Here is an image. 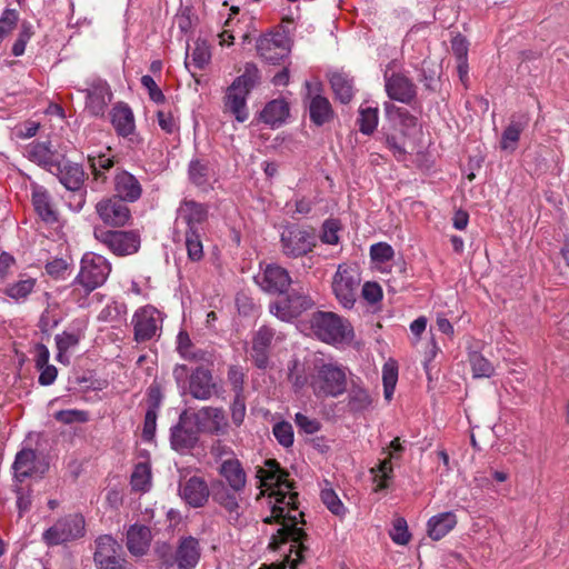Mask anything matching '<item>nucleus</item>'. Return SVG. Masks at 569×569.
Masks as SVG:
<instances>
[{"label":"nucleus","instance_id":"f257e3e1","mask_svg":"<svg viewBox=\"0 0 569 569\" xmlns=\"http://www.w3.org/2000/svg\"><path fill=\"white\" fill-rule=\"evenodd\" d=\"M257 477L261 487L270 491V515L263 521L278 526L271 533L269 547L284 557L289 569H296L308 551L303 543L307 535L300 527L305 522L303 512L298 507V493L276 460H266L264 467L257 471Z\"/></svg>","mask_w":569,"mask_h":569},{"label":"nucleus","instance_id":"f03ea898","mask_svg":"<svg viewBox=\"0 0 569 569\" xmlns=\"http://www.w3.org/2000/svg\"><path fill=\"white\" fill-rule=\"evenodd\" d=\"M172 376L181 396L190 395L193 399L208 401L219 395L220 386L209 368L198 366L190 371L186 365L178 363Z\"/></svg>","mask_w":569,"mask_h":569},{"label":"nucleus","instance_id":"7ed1b4c3","mask_svg":"<svg viewBox=\"0 0 569 569\" xmlns=\"http://www.w3.org/2000/svg\"><path fill=\"white\" fill-rule=\"evenodd\" d=\"M260 80L261 74L258 67L252 62H247L242 74L238 76L227 88L223 98L224 111L231 113L238 122H244L248 119L247 99Z\"/></svg>","mask_w":569,"mask_h":569},{"label":"nucleus","instance_id":"20e7f679","mask_svg":"<svg viewBox=\"0 0 569 569\" xmlns=\"http://www.w3.org/2000/svg\"><path fill=\"white\" fill-rule=\"evenodd\" d=\"M111 272V263L101 254L87 252L80 261V270L73 279L72 295L78 299L80 307H86L80 302L81 297L89 296L92 291L101 287Z\"/></svg>","mask_w":569,"mask_h":569},{"label":"nucleus","instance_id":"39448f33","mask_svg":"<svg viewBox=\"0 0 569 569\" xmlns=\"http://www.w3.org/2000/svg\"><path fill=\"white\" fill-rule=\"evenodd\" d=\"M310 329L315 337L335 347L349 346L355 339L350 321L331 311H316L310 317Z\"/></svg>","mask_w":569,"mask_h":569},{"label":"nucleus","instance_id":"423d86ee","mask_svg":"<svg viewBox=\"0 0 569 569\" xmlns=\"http://www.w3.org/2000/svg\"><path fill=\"white\" fill-rule=\"evenodd\" d=\"M309 386L317 398H337L347 389V368L336 361L316 363Z\"/></svg>","mask_w":569,"mask_h":569},{"label":"nucleus","instance_id":"0eeeda50","mask_svg":"<svg viewBox=\"0 0 569 569\" xmlns=\"http://www.w3.org/2000/svg\"><path fill=\"white\" fill-rule=\"evenodd\" d=\"M59 179L60 183L66 189L74 192L72 196L73 202L70 201L69 206L73 211H80L86 202L84 170L81 164L67 160L63 156L57 162L54 171L52 172Z\"/></svg>","mask_w":569,"mask_h":569},{"label":"nucleus","instance_id":"6e6552de","mask_svg":"<svg viewBox=\"0 0 569 569\" xmlns=\"http://www.w3.org/2000/svg\"><path fill=\"white\" fill-rule=\"evenodd\" d=\"M86 535V520L81 513H70L59 518L42 533L43 542L49 546H59L78 540Z\"/></svg>","mask_w":569,"mask_h":569},{"label":"nucleus","instance_id":"1a4fd4ad","mask_svg":"<svg viewBox=\"0 0 569 569\" xmlns=\"http://www.w3.org/2000/svg\"><path fill=\"white\" fill-rule=\"evenodd\" d=\"M93 236L97 241L118 257L133 254L140 248V236L132 230H109L104 227H94Z\"/></svg>","mask_w":569,"mask_h":569},{"label":"nucleus","instance_id":"9d476101","mask_svg":"<svg viewBox=\"0 0 569 569\" xmlns=\"http://www.w3.org/2000/svg\"><path fill=\"white\" fill-rule=\"evenodd\" d=\"M208 219L206 204L184 199L177 209L174 237L187 233H203V223Z\"/></svg>","mask_w":569,"mask_h":569},{"label":"nucleus","instance_id":"9b49d317","mask_svg":"<svg viewBox=\"0 0 569 569\" xmlns=\"http://www.w3.org/2000/svg\"><path fill=\"white\" fill-rule=\"evenodd\" d=\"M283 295L281 298L269 303L270 313L281 321L289 322L311 309L315 305L312 298L303 291L292 289Z\"/></svg>","mask_w":569,"mask_h":569},{"label":"nucleus","instance_id":"f8f14e48","mask_svg":"<svg viewBox=\"0 0 569 569\" xmlns=\"http://www.w3.org/2000/svg\"><path fill=\"white\" fill-rule=\"evenodd\" d=\"M280 243L284 256L299 258L313 250L317 246V236L311 230L289 224L281 232Z\"/></svg>","mask_w":569,"mask_h":569},{"label":"nucleus","instance_id":"ddd939ff","mask_svg":"<svg viewBox=\"0 0 569 569\" xmlns=\"http://www.w3.org/2000/svg\"><path fill=\"white\" fill-rule=\"evenodd\" d=\"M93 560L98 569H126L122 546L110 535L96 539Z\"/></svg>","mask_w":569,"mask_h":569},{"label":"nucleus","instance_id":"4468645a","mask_svg":"<svg viewBox=\"0 0 569 569\" xmlns=\"http://www.w3.org/2000/svg\"><path fill=\"white\" fill-rule=\"evenodd\" d=\"M360 284V277L352 268L339 266L332 280V291L338 302L346 309L353 308Z\"/></svg>","mask_w":569,"mask_h":569},{"label":"nucleus","instance_id":"2eb2a0df","mask_svg":"<svg viewBox=\"0 0 569 569\" xmlns=\"http://www.w3.org/2000/svg\"><path fill=\"white\" fill-rule=\"evenodd\" d=\"M193 423L200 433L222 437L229 433L230 423L221 407L206 406L192 415Z\"/></svg>","mask_w":569,"mask_h":569},{"label":"nucleus","instance_id":"dca6fc26","mask_svg":"<svg viewBox=\"0 0 569 569\" xmlns=\"http://www.w3.org/2000/svg\"><path fill=\"white\" fill-rule=\"evenodd\" d=\"M393 64L395 61L389 62L383 72L385 91L390 100L410 104L417 98V86L401 72L389 73Z\"/></svg>","mask_w":569,"mask_h":569},{"label":"nucleus","instance_id":"f3484780","mask_svg":"<svg viewBox=\"0 0 569 569\" xmlns=\"http://www.w3.org/2000/svg\"><path fill=\"white\" fill-rule=\"evenodd\" d=\"M161 313L152 306L138 309L132 317L134 340L144 342L158 336L161 329Z\"/></svg>","mask_w":569,"mask_h":569},{"label":"nucleus","instance_id":"a211bd4d","mask_svg":"<svg viewBox=\"0 0 569 569\" xmlns=\"http://www.w3.org/2000/svg\"><path fill=\"white\" fill-rule=\"evenodd\" d=\"M257 52L264 61L276 64L288 57L289 39L283 32H268L257 40Z\"/></svg>","mask_w":569,"mask_h":569},{"label":"nucleus","instance_id":"6ab92c4d","mask_svg":"<svg viewBox=\"0 0 569 569\" xmlns=\"http://www.w3.org/2000/svg\"><path fill=\"white\" fill-rule=\"evenodd\" d=\"M274 338V329L268 326H261L252 335L251 347L248 352L252 363L260 370L270 367V355Z\"/></svg>","mask_w":569,"mask_h":569},{"label":"nucleus","instance_id":"aec40b11","mask_svg":"<svg viewBox=\"0 0 569 569\" xmlns=\"http://www.w3.org/2000/svg\"><path fill=\"white\" fill-rule=\"evenodd\" d=\"M96 212L104 224L118 228L124 227L131 218V211L126 201L116 196L98 201Z\"/></svg>","mask_w":569,"mask_h":569},{"label":"nucleus","instance_id":"412c9836","mask_svg":"<svg viewBox=\"0 0 569 569\" xmlns=\"http://www.w3.org/2000/svg\"><path fill=\"white\" fill-rule=\"evenodd\" d=\"M256 282L264 292L283 295L287 292L292 280L287 269L276 263H270L256 277Z\"/></svg>","mask_w":569,"mask_h":569},{"label":"nucleus","instance_id":"4be33fe9","mask_svg":"<svg viewBox=\"0 0 569 569\" xmlns=\"http://www.w3.org/2000/svg\"><path fill=\"white\" fill-rule=\"evenodd\" d=\"M81 92L86 93V111L92 117H102L112 98L108 82L101 79L93 80Z\"/></svg>","mask_w":569,"mask_h":569},{"label":"nucleus","instance_id":"5701e85b","mask_svg":"<svg viewBox=\"0 0 569 569\" xmlns=\"http://www.w3.org/2000/svg\"><path fill=\"white\" fill-rule=\"evenodd\" d=\"M187 419L188 415L184 410L181 412L178 423L170 429V443L172 449L178 452L192 449L199 440L200 431L197 428H188Z\"/></svg>","mask_w":569,"mask_h":569},{"label":"nucleus","instance_id":"b1692460","mask_svg":"<svg viewBox=\"0 0 569 569\" xmlns=\"http://www.w3.org/2000/svg\"><path fill=\"white\" fill-rule=\"evenodd\" d=\"M201 551L199 540L194 537L188 536L179 540L177 546L173 562L179 569H193L200 560Z\"/></svg>","mask_w":569,"mask_h":569},{"label":"nucleus","instance_id":"393cba45","mask_svg":"<svg viewBox=\"0 0 569 569\" xmlns=\"http://www.w3.org/2000/svg\"><path fill=\"white\" fill-rule=\"evenodd\" d=\"M181 499L192 508L203 507L210 496L207 482L197 476L190 477L179 488Z\"/></svg>","mask_w":569,"mask_h":569},{"label":"nucleus","instance_id":"a878e982","mask_svg":"<svg viewBox=\"0 0 569 569\" xmlns=\"http://www.w3.org/2000/svg\"><path fill=\"white\" fill-rule=\"evenodd\" d=\"M31 200L34 211L44 223L53 224L58 222V211L53 206L50 193L44 187L32 184Z\"/></svg>","mask_w":569,"mask_h":569},{"label":"nucleus","instance_id":"bb28decb","mask_svg":"<svg viewBox=\"0 0 569 569\" xmlns=\"http://www.w3.org/2000/svg\"><path fill=\"white\" fill-rule=\"evenodd\" d=\"M27 157L30 161L37 163L38 166L44 168L49 172L54 171V167H57V162L62 157L56 150L51 148L50 142L37 141L32 142L28 146Z\"/></svg>","mask_w":569,"mask_h":569},{"label":"nucleus","instance_id":"cd10ccee","mask_svg":"<svg viewBox=\"0 0 569 569\" xmlns=\"http://www.w3.org/2000/svg\"><path fill=\"white\" fill-rule=\"evenodd\" d=\"M383 110L389 121L399 127L402 136H410L418 127V118L409 110L393 104L391 101L383 103Z\"/></svg>","mask_w":569,"mask_h":569},{"label":"nucleus","instance_id":"c85d7f7f","mask_svg":"<svg viewBox=\"0 0 569 569\" xmlns=\"http://www.w3.org/2000/svg\"><path fill=\"white\" fill-rule=\"evenodd\" d=\"M127 548L133 556H143L150 548L152 533L148 526L133 523L127 530Z\"/></svg>","mask_w":569,"mask_h":569},{"label":"nucleus","instance_id":"c756f323","mask_svg":"<svg viewBox=\"0 0 569 569\" xmlns=\"http://www.w3.org/2000/svg\"><path fill=\"white\" fill-rule=\"evenodd\" d=\"M116 197L123 201L134 202L142 193L138 179L128 171H120L114 177Z\"/></svg>","mask_w":569,"mask_h":569},{"label":"nucleus","instance_id":"7c9ffc66","mask_svg":"<svg viewBox=\"0 0 569 569\" xmlns=\"http://www.w3.org/2000/svg\"><path fill=\"white\" fill-rule=\"evenodd\" d=\"M110 118L118 136L127 138L134 132V116L127 103L118 102L114 104L111 109Z\"/></svg>","mask_w":569,"mask_h":569},{"label":"nucleus","instance_id":"2f4dec72","mask_svg":"<svg viewBox=\"0 0 569 569\" xmlns=\"http://www.w3.org/2000/svg\"><path fill=\"white\" fill-rule=\"evenodd\" d=\"M219 473L227 481L229 489L233 491H242L244 489L247 476L241 462L237 458L223 460L220 465Z\"/></svg>","mask_w":569,"mask_h":569},{"label":"nucleus","instance_id":"473e14b6","mask_svg":"<svg viewBox=\"0 0 569 569\" xmlns=\"http://www.w3.org/2000/svg\"><path fill=\"white\" fill-rule=\"evenodd\" d=\"M529 117L526 113L513 114L510 123L502 132L500 147L502 150L513 151L520 139L521 132L528 126Z\"/></svg>","mask_w":569,"mask_h":569},{"label":"nucleus","instance_id":"72a5a7b5","mask_svg":"<svg viewBox=\"0 0 569 569\" xmlns=\"http://www.w3.org/2000/svg\"><path fill=\"white\" fill-rule=\"evenodd\" d=\"M88 162L94 180L103 183L107 179L106 172L114 164L111 149L106 148L104 150H94L89 152Z\"/></svg>","mask_w":569,"mask_h":569},{"label":"nucleus","instance_id":"f704fd0d","mask_svg":"<svg viewBox=\"0 0 569 569\" xmlns=\"http://www.w3.org/2000/svg\"><path fill=\"white\" fill-rule=\"evenodd\" d=\"M457 525V516L452 511H446L432 516L427 523L428 536L432 540H440Z\"/></svg>","mask_w":569,"mask_h":569},{"label":"nucleus","instance_id":"c9c22d12","mask_svg":"<svg viewBox=\"0 0 569 569\" xmlns=\"http://www.w3.org/2000/svg\"><path fill=\"white\" fill-rule=\"evenodd\" d=\"M260 117L272 128L279 127L289 117V104L284 99H274L266 104Z\"/></svg>","mask_w":569,"mask_h":569},{"label":"nucleus","instance_id":"e433bc0d","mask_svg":"<svg viewBox=\"0 0 569 569\" xmlns=\"http://www.w3.org/2000/svg\"><path fill=\"white\" fill-rule=\"evenodd\" d=\"M309 116L311 122L318 127L330 121L333 117V111L329 100L321 94L310 97Z\"/></svg>","mask_w":569,"mask_h":569},{"label":"nucleus","instance_id":"4c0bfd02","mask_svg":"<svg viewBox=\"0 0 569 569\" xmlns=\"http://www.w3.org/2000/svg\"><path fill=\"white\" fill-rule=\"evenodd\" d=\"M36 452L32 449H23L16 456L12 465L14 479L23 482L34 473Z\"/></svg>","mask_w":569,"mask_h":569},{"label":"nucleus","instance_id":"58836bf2","mask_svg":"<svg viewBox=\"0 0 569 569\" xmlns=\"http://www.w3.org/2000/svg\"><path fill=\"white\" fill-rule=\"evenodd\" d=\"M330 84L336 98L341 103H349L353 98V80L346 73L335 72L330 77Z\"/></svg>","mask_w":569,"mask_h":569},{"label":"nucleus","instance_id":"ea45409f","mask_svg":"<svg viewBox=\"0 0 569 569\" xmlns=\"http://www.w3.org/2000/svg\"><path fill=\"white\" fill-rule=\"evenodd\" d=\"M151 466L149 462H138L130 477L133 491L148 492L152 483Z\"/></svg>","mask_w":569,"mask_h":569},{"label":"nucleus","instance_id":"a19ab883","mask_svg":"<svg viewBox=\"0 0 569 569\" xmlns=\"http://www.w3.org/2000/svg\"><path fill=\"white\" fill-rule=\"evenodd\" d=\"M37 280L28 277L19 279L18 281L8 284L4 289V293L16 302H24L36 287Z\"/></svg>","mask_w":569,"mask_h":569},{"label":"nucleus","instance_id":"79ce46f5","mask_svg":"<svg viewBox=\"0 0 569 569\" xmlns=\"http://www.w3.org/2000/svg\"><path fill=\"white\" fill-rule=\"evenodd\" d=\"M379 122V110L378 107H365L363 104L359 108V117L357 119V123L359 126V131L362 134L370 136L372 134Z\"/></svg>","mask_w":569,"mask_h":569},{"label":"nucleus","instance_id":"37998d69","mask_svg":"<svg viewBox=\"0 0 569 569\" xmlns=\"http://www.w3.org/2000/svg\"><path fill=\"white\" fill-rule=\"evenodd\" d=\"M239 491H233L229 489L224 485H220L218 488L213 489L212 499L213 501L221 507L223 513L226 515L229 511H232L233 508H237L242 501L238 496Z\"/></svg>","mask_w":569,"mask_h":569},{"label":"nucleus","instance_id":"c03bdc74","mask_svg":"<svg viewBox=\"0 0 569 569\" xmlns=\"http://www.w3.org/2000/svg\"><path fill=\"white\" fill-rule=\"evenodd\" d=\"M224 517L228 523L237 529L247 528L256 521L253 512L244 502L233 508L232 511L227 512Z\"/></svg>","mask_w":569,"mask_h":569},{"label":"nucleus","instance_id":"a18cd8bd","mask_svg":"<svg viewBox=\"0 0 569 569\" xmlns=\"http://www.w3.org/2000/svg\"><path fill=\"white\" fill-rule=\"evenodd\" d=\"M211 53L209 47L206 42L197 41L194 43V48L191 53H187L186 58V68L191 71V68L194 70H202L210 61Z\"/></svg>","mask_w":569,"mask_h":569},{"label":"nucleus","instance_id":"49530a36","mask_svg":"<svg viewBox=\"0 0 569 569\" xmlns=\"http://www.w3.org/2000/svg\"><path fill=\"white\" fill-rule=\"evenodd\" d=\"M188 173L190 181L197 187L208 186L212 174L209 162L200 159H193L190 161Z\"/></svg>","mask_w":569,"mask_h":569},{"label":"nucleus","instance_id":"de8ad7c7","mask_svg":"<svg viewBox=\"0 0 569 569\" xmlns=\"http://www.w3.org/2000/svg\"><path fill=\"white\" fill-rule=\"evenodd\" d=\"M127 306L122 301L113 300L108 303L98 315V320L120 325L126 321Z\"/></svg>","mask_w":569,"mask_h":569},{"label":"nucleus","instance_id":"09e8293b","mask_svg":"<svg viewBox=\"0 0 569 569\" xmlns=\"http://www.w3.org/2000/svg\"><path fill=\"white\" fill-rule=\"evenodd\" d=\"M468 361L473 378H490L495 373L493 365L485 358L479 351H471Z\"/></svg>","mask_w":569,"mask_h":569},{"label":"nucleus","instance_id":"8fccbe9b","mask_svg":"<svg viewBox=\"0 0 569 569\" xmlns=\"http://www.w3.org/2000/svg\"><path fill=\"white\" fill-rule=\"evenodd\" d=\"M184 241L188 258L191 261H200L203 258L202 233L180 234L174 241Z\"/></svg>","mask_w":569,"mask_h":569},{"label":"nucleus","instance_id":"3c124183","mask_svg":"<svg viewBox=\"0 0 569 569\" xmlns=\"http://www.w3.org/2000/svg\"><path fill=\"white\" fill-rule=\"evenodd\" d=\"M398 381V366L393 360L387 361L382 367L383 395L386 400L390 401L393 397Z\"/></svg>","mask_w":569,"mask_h":569},{"label":"nucleus","instance_id":"603ef678","mask_svg":"<svg viewBox=\"0 0 569 569\" xmlns=\"http://www.w3.org/2000/svg\"><path fill=\"white\" fill-rule=\"evenodd\" d=\"M320 497L321 501L331 513L339 518H343L346 516L347 509L332 488H323Z\"/></svg>","mask_w":569,"mask_h":569},{"label":"nucleus","instance_id":"864d4df0","mask_svg":"<svg viewBox=\"0 0 569 569\" xmlns=\"http://www.w3.org/2000/svg\"><path fill=\"white\" fill-rule=\"evenodd\" d=\"M371 397L363 388L355 387L349 393L348 406L353 412H362L371 406Z\"/></svg>","mask_w":569,"mask_h":569},{"label":"nucleus","instance_id":"5fc2aeb1","mask_svg":"<svg viewBox=\"0 0 569 569\" xmlns=\"http://www.w3.org/2000/svg\"><path fill=\"white\" fill-rule=\"evenodd\" d=\"M272 433L278 443L283 448H290L295 441L292 425L288 421H279L273 425Z\"/></svg>","mask_w":569,"mask_h":569},{"label":"nucleus","instance_id":"6e6d98bb","mask_svg":"<svg viewBox=\"0 0 569 569\" xmlns=\"http://www.w3.org/2000/svg\"><path fill=\"white\" fill-rule=\"evenodd\" d=\"M53 418L63 425H72L76 422L84 423L89 421L90 416L89 412L86 410L66 409L54 412Z\"/></svg>","mask_w":569,"mask_h":569},{"label":"nucleus","instance_id":"4d7b16f0","mask_svg":"<svg viewBox=\"0 0 569 569\" xmlns=\"http://www.w3.org/2000/svg\"><path fill=\"white\" fill-rule=\"evenodd\" d=\"M389 536L391 540L399 546H406L410 541L411 535L405 518L398 517L393 520Z\"/></svg>","mask_w":569,"mask_h":569},{"label":"nucleus","instance_id":"13d9d810","mask_svg":"<svg viewBox=\"0 0 569 569\" xmlns=\"http://www.w3.org/2000/svg\"><path fill=\"white\" fill-rule=\"evenodd\" d=\"M340 222L337 219H327L321 227L320 240L326 244L339 243Z\"/></svg>","mask_w":569,"mask_h":569},{"label":"nucleus","instance_id":"bf43d9fd","mask_svg":"<svg viewBox=\"0 0 569 569\" xmlns=\"http://www.w3.org/2000/svg\"><path fill=\"white\" fill-rule=\"evenodd\" d=\"M231 421L236 427H240L246 418L247 407L243 395H234L229 406Z\"/></svg>","mask_w":569,"mask_h":569},{"label":"nucleus","instance_id":"052dcab7","mask_svg":"<svg viewBox=\"0 0 569 569\" xmlns=\"http://www.w3.org/2000/svg\"><path fill=\"white\" fill-rule=\"evenodd\" d=\"M395 256L393 248L387 242H378L370 247V257L376 262H388Z\"/></svg>","mask_w":569,"mask_h":569},{"label":"nucleus","instance_id":"680f3d73","mask_svg":"<svg viewBox=\"0 0 569 569\" xmlns=\"http://www.w3.org/2000/svg\"><path fill=\"white\" fill-rule=\"evenodd\" d=\"M392 465L389 459H385L378 466V475L375 476L377 482L376 490H383L388 488L389 480L392 478Z\"/></svg>","mask_w":569,"mask_h":569},{"label":"nucleus","instance_id":"e2e57ef3","mask_svg":"<svg viewBox=\"0 0 569 569\" xmlns=\"http://www.w3.org/2000/svg\"><path fill=\"white\" fill-rule=\"evenodd\" d=\"M54 340L59 351V357H61L64 352H67L71 348H74L79 343L78 335L67 331L57 335Z\"/></svg>","mask_w":569,"mask_h":569},{"label":"nucleus","instance_id":"0e129e2a","mask_svg":"<svg viewBox=\"0 0 569 569\" xmlns=\"http://www.w3.org/2000/svg\"><path fill=\"white\" fill-rule=\"evenodd\" d=\"M228 381L231 385L234 395H243L244 373L241 367H229Z\"/></svg>","mask_w":569,"mask_h":569},{"label":"nucleus","instance_id":"69168bd1","mask_svg":"<svg viewBox=\"0 0 569 569\" xmlns=\"http://www.w3.org/2000/svg\"><path fill=\"white\" fill-rule=\"evenodd\" d=\"M297 427L307 435H313L320 430V423L317 419L310 418L301 412L295 416Z\"/></svg>","mask_w":569,"mask_h":569},{"label":"nucleus","instance_id":"338daca9","mask_svg":"<svg viewBox=\"0 0 569 569\" xmlns=\"http://www.w3.org/2000/svg\"><path fill=\"white\" fill-rule=\"evenodd\" d=\"M141 84L148 90L149 98L156 102L160 103L164 101V94L161 91V89L156 83L154 79L149 76L144 74L141 77Z\"/></svg>","mask_w":569,"mask_h":569},{"label":"nucleus","instance_id":"774afa93","mask_svg":"<svg viewBox=\"0 0 569 569\" xmlns=\"http://www.w3.org/2000/svg\"><path fill=\"white\" fill-rule=\"evenodd\" d=\"M158 124L162 131L172 134L178 131V122L169 111L159 110L157 112Z\"/></svg>","mask_w":569,"mask_h":569}]
</instances>
